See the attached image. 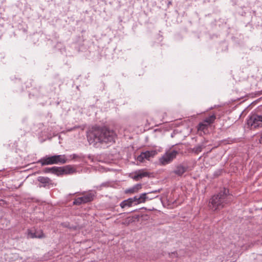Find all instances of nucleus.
Wrapping results in <instances>:
<instances>
[{"label": "nucleus", "instance_id": "nucleus-1", "mask_svg": "<svg viewBox=\"0 0 262 262\" xmlns=\"http://www.w3.org/2000/svg\"><path fill=\"white\" fill-rule=\"evenodd\" d=\"M117 135L115 132L106 127L94 126L88 134V140L90 144L113 143Z\"/></svg>", "mask_w": 262, "mask_h": 262}, {"label": "nucleus", "instance_id": "nucleus-2", "mask_svg": "<svg viewBox=\"0 0 262 262\" xmlns=\"http://www.w3.org/2000/svg\"><path fill=\"white\" fill-rule=\"evenodd\" d=\"M232 201V195L229 190L223 188L217 194L212 196L209 202V207L214 211L220 210Z\"/></svg>", "mask_w": 262, "mask_h": 262}, {"label": "nucleus", "instance_id": "nucleus-3", "mask_svg": "<svg viewBox=\"0 0 262 262\" xmlns=\"http://www.w3.org/2000/svg\"><path fill=\"white\" fill-rule=\"evenodd\" d=\"M67 160L64 155L46 156L41 158L38 163L42 166L52 164H63L67 163Z\"/></svg>", "mask_w": 262, "mask_h": 262}, {"label": "nucleus", "instance_id": "nucleus-4", "mask_svg": "<svg viewBox=\"0 0 262 262\" xmlns=\"http://www.w3.org/2000/svg\"><path fill=\"white\" fill-rule=\"evenodd\" d=\"M178 154V151L176 150L165 152L159 159L160 165L164 166L171 163L176 158Z\"/></svg>", "mask_w": 262, "mask_h": 262}, {"label": "nucleus", "instance_id": "nucleus-5", "mask_svg": "<svg viewBox=\"0 0 262 262\" xmlns=\"http://www.w3.org/2000/svg\"><path fill=\"white\" fill-rule=\"evenodd\" d=\"M249 126L254 128L262 127V114H256L252 115L247 120Z\"/></svg>", "mask_w": 262, "mask_h": 262}, {"label": "nucleus", "instance_id": "nucleus-6", "mask_svg": "<svg viewBox=\"0 0 262 262\" xmlns=\"http://www.w3.org/2000/svg\"><path fill=\"white\" fill-rule=\"evenodd\" d=\"M147 193H142L139 196H135L134 198H130L132 199V203L134 205H138L140 203H144L146 200H151L155 198L156 196L150 197L146 195Z\"/></svg>", "mask_w": 262, "mask_h": 262}, {"label": "nucleus", "instance_id": "nucleus-7", "mask_svg": "<svg viewBox=\"0 0 262 262\" xmlns=\"http://www.w3.org/2000/svg\"><path fill=\"white\" fill-rule=\"evenodd\" d=\"M76 172V169L71 165L58 167V176L63 174H72Z\"/></svg>", "mask_w": 262, "mask_h": 262}, {"label": "nucleus", "instance_id": "nucleus-8", "mask_svg": "<svg viewBox=\"0 0 262 262\" xmlns=\"http://www.w3.org/2000/svg\"><path fill=\"white\" fill-rule=\"evenodd\" d=\"M37 181L40 183L39 187H46L52 184V181L48 177H38Z\"/></svg>", "mask_w": 262, "mask_h": 262}, {"label": "nucleus", "instance_id": "nucleus-9", "mask_svg": "<svg viewBox=\"0 0 262 262\" xmlns=\"http://www.w3.org/2000/svg\"><path fill=\"white\" fill-rule=\"evenodd\" d=\"M187 170V167L183 166L182 164H179L176 166L173 172L178 176H182Z\"/></svg>", "mask_w": 262, "mask_h": 262}, {"label": "nucleus", "instance_id": "nucleus-10", "mask_svg": "<svg viewBox=\"0 0 262 262\" xmlns=\"http://www.w3.org/2000/svg\"><path fill=\"white\" fill-rule=\"evenodd\" d=\"M44 236L42 232L37 231L35 230H28V237L29 238H41Z\"/></svg>", "mask_w": 262, "mask_h": 262}, {"label": "nucleus", "instance_id": "nucleus-11", "mask_svg": "<svg viewBox=\"0 0 262 262\" xmlns=\"http://www.w3.org/2000/svg\"><path fill=\"white\" fill-rule=\"evenodd\" d=\"M157 152L156 150H147L145 152H142V155L145 159L149 160L151 158H153Z\"/></svg>", "mask_w": 262, "mask_h": 262}, {"label": "nucleus", "instance_id": "nucleus-12", "mask_svg": "<svg viewBox=\"0 0 262 262\" xmlns=\"http://www.w3.org/2000/svg\"><path fill=\"white\" fill-rule=\"evenodd\" d=\"M44 173H51L58 176V167H46L43 169Z\"/></svg>", "mask_w": 262, "mask_h": 262}, {"label": "nucleus", "instance_id": "nucleus-13", "mask_svg": "<svg viewBox=\"0 0 262 262\" xmlns=\"http://www.w3.org/2000/svg\"><path fill=\"white\" fill-rule=\"evenodd\" d=\"M94 194L91 193H89L86 195L80 197L81 200L84 203H86L90 202H91L93 200Z\"/></svg>", "mask_w": 262, "mask_h": 262}, {"label": "nucleus", "instance_id": "nucleus-14", "mask_svg": "<svg viewBox=\"0 0 262 262\" xmlns=\"http://www.w3.org/2000/svg\"><path fill=\"white\" fill-rule=\"evenodd\" d=\"M137 173L138 174L139 178L140 180L142 179L144 177H149L150 173L146 171H144L143 169H140L139 170H137Z\"/></svg>", "mask_w": 262, "mask_h": 262}, {"label": "nucleus", "instance_id": "nucleus-15", "mask_svg": "<svg viewBox=\"0 0 262 262\" xmlns=\"http://www.w3.org/2000/svg\"><path fill=\"white\" fill-rule=\"evenodd\" d=\"M133 205V203H132V199H128L122 201L120 203V206L122 208H124L126 207H130Z\"/></svg>", "mask_w": 262, "mask_h": 262}, {"label": "nucleus", "instance_id": "nucleus-16", "mask_svg": "<svg viewBox=\"0 0 262 262\" xmlns=\"http://www.w3.org/2000/svg\"><path fill=\"white\" fill-rule=\"evenodd\" d=\"M205 147V146L203 144H199L197 146L194 147L192 148L191 150L193 152L198 154L200 152L202 151L203 148Z\"/></svg>", "mask_w": 262, "mask_h": 262}, {"label": "nucleus", "instance_id": "nucleus-17", "mask_svg": "<svg viewBox=\"0 0 262 262\" xmlns=\"http://www.w3.org/2000/svg\"><path fill=\"white\" fill-rule=\"evenodd\" d=\"M216 119V116L214 115H211L208 117L206 118L204 120L205 122H206L209 125L213 123Z\"/></svg>", "mask_w": 262, "mask_h": 262}, {"label": "nucleus", "instance_id": "nucleus-18", "mask_svg": "<svg viewBox=\"0 0 262 262\" xmlns=\"http://www.w3.org/2000/svg\"><path fill=\"white\" fill-rule=\"evenodd\" d=\"M208 124L206 123V122H205V121L204 120L203 122H200L198 125V130L201 131H204L205 129H207Z\"/></svg>", "mask_w": 262, "mask_h": 262}, {"label": "nucleus", "instance_id": "nucleus-19", "mask_svg": "<svg viewBox=\"0 0 262 262\" xmlns=\"http://www.w3.org/2000/svg\"><path fill=\"white\" fill-rule=\"evenodd\" d=\"M160 189H158V190H154V191H152L150 192H147L146 193L147 194L146 195L147 196H149L150 197H152L153 196H156L155 198L158 197V195L157 194L158 193L160 192Z\"/></svg>", "mask_w": 262, "mask_h": 262}, {"label": "nucleus", "instance_id": "nucleus-20", "mask_svg": "<svg viewBox=\"0 0 262 262\" xmlns=\"http://www.w3.org/2000/svg\"><path fill=\"white\" fill-rule=\"evenodd\" d=\"M130 177L136 181H139L140 180L138 176V174L137 173V171H135L133 173L130 174Z\"/></svg>", "mask_w": 262, "mask_h": 262}, {"label": "nucleus", "instance_id": "nucleus-21", "mask_svg": "<svg viewBox=\"0 0 262 262\" xmlns=\"http://www.w3.org/2000/svg\"><path fill=\"white\" fill-rule=\"evenodd\" d=\"M70 157L72 159H75L76 158H79V159L84 158V156L83 155H82V154L77 155L75 154H73L70 155Z\"/></svg>", "mask_w": 262, "mask_h": 262}, {"label": "nucleus", "instance_id": "nucleus-22", "mask_svg": "<svg viewBox=\"0 0 262 262\" xmlns=\"http://www.w3.org/2000/svg\"><path fill=\"white\" fill-rule=\"evenodd\" d=\"M81 204H83V202L81 200L80 197L78 198L77 199H75L73 202V204L76 205H79Z\"/></svg>", "mask_w": 262, "mask_h": 262}, {"label": "nucleus", "instance_id": "nucleus-23", "mask_svg": "<svg viewBox=\"0 0 262 262\" xmlns=\"http://www.w3.org/2000/svg\"><path fill=\"white\" fill-rule=\"evenodd\" d=\"M144 159H145L143 157V155H142V152H141V154L139 155L137 158V160L140 162H143Z\"/></svg>", "mask_w": 262, "mask_h": 262}, {"label": "nucleus", "instance_id": "nucleus-24", "mask_svg": "<svg viewBox=\"0 0 262 262\" xmlns=\"http://www.w3.org/2000/svg\"><path fill=\"white\" fill-rule=\"evenodd\" d=\"M142 187V185L140 184H137L133 186V189H134L135 191H137L139 189H141Z\"/></svg>", "mask_w": 262, "mask_h": 262}, {"label": "nucleus", "instance_id": "nucleus-25", "mask_svg": "<svg viewBox=\"0 0 262 262\" xmlns=\"http://www.w3.org/2000/svg\"><path fill=\"white\" fill-rule=\"evenodd\" d=\"M126 193H134L135 192L134 189H133V187L128 189L125 190Z\"/></svg>", "mask_w": 262, "mask_h": 262}, {"label": "nucleus", "instance_id": "nucleus-26", "mask_svg": "<svg viewBox=\"0 0 262 262\" xmlns=\"http://www.w3.org/2000/svg\"><path fill=\"white\" fill-rule=\"evenodd\" d=\"M169 256L170 257L172 258L173 257H178V253L176 252H172L171 254H169Z\"/></svg>", "mask_w": 262, "mask_h": 262}, {"label": "nucleus", "instance_id": "nucleus-27", "mask_svg": "<svg viewBox=\"0 0 262 262\" xmlns=\"http://www.w3.org/2000/svg\"><path fill=\"white\" fill-rule=\"evenodd\" d=\"M108 184L107 183H103L102 184H101V185L100 186V187H108Z\"/></svg>", "mask_w": 262, "mask_h": 262}, {"label": "nucleus", "instance_id": "nucleus-28", "mask_svg": "<svg viewBox=\"0 0 262 262\" xmlns=\"http://www.w3.org/2000/svg\"><path fill=\"white\" fill-rule=\"evenodd\" d=\"M88 158L90 160H91L92 161H93V160H94V157H93V156L90 155H89V156H88Z\"/></svg>", "mask_w": 262, "mask_h": 262}, {"label": "nucleus", "instance_id": "nucleus-29", "mask_svg": "<svg viewBox=\"0 0 262 262\" xmlns=\"http://www.w3.org/2000/svg\"><path fill=\"white\" fill-rule=\"evenodd\" d=\"M259 143L262 144V133L261 134L260 138L259 139Z\"/></svg>", "mask_w": 262, "mask_h": 262}]
</instances>
